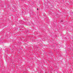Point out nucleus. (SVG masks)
Listing matches in <instances>:
<instances>
[{
	"mask_svg": "<svg viewBox=\"0 0 73 73\" xmlns=\"http://www.w3.org/2000/svg\"><path fill=\"white\" fill-rule=\"evenodd\" d=\"M37 10H38V9H37Z\"/></svg>",
	"mask_w": 73,
	"mask_h": 73,
	"instance_id": "f257e3e1",
	"label": "nucleus"
}]
</instances>
